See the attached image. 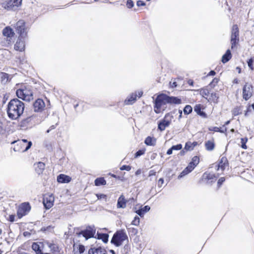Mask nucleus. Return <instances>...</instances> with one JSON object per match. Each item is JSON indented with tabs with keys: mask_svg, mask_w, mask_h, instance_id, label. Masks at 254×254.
<instances>
[{
	"mask_svg": "<svg viewBox=\"0 0 254 254\" xmlns=\"http://www.w3.org/2000/svg\"><path fill=\"white\" fill-rule=\"evenodd\" d=\"M127 239V236L126 233L123 231H117L114 234L111 243L117 247H119L122 245L124 241Z\"/></svg>",
	"mask_w": 254,
	"mask_h": 254,
	"instance_id": "20e7f679",
	"label": "nucleus"
},
{
	"mask_svg": "<svg viewBox=\"0 0 254 254\" xmlns=\"http://www.w3.org/2000/svg\"><path fill=\"white\" fill-rule=\"evenodd\" d=\"M97 197L98 199H106V195L104 194H97Z\"/></svg>",
	"mask_w": 254,
	"mask_h": 254,
	"instance_id": "8fccbe9b",
	"label": "nucleus"
},
{
	"mask_svg": "<svg viewBox=\"0 0 254 254\" xmlns=\"http://www.w3.org/2000/svg\"><path fill=\"white\" fill-rule=\"evenodd\" d=\"M2 34L4 37H6L8 43H10L11 42V38L14 36L15 33L10 27L7 26L3 29Z\"/></svg>",
	"mask_w": 254,
	"mask_h": 254,
	"instance_id": "ddd939ff",
	"label": "nucleus"
},
{
	"mask_svg": "<svg viewBox=\"0 0 254 254\" xmlns=\"http://www.w3.org/2000/svg\"><path fill=\"white\" fill-rule=\"evenodd\" d=\"M136 98L137 93H132L129 96H128L125 100V104L126 105H131L136 101Z\"/></svg>",
	"mask_w": 254,
	"mask_h": 254,
	"instance_id": "6ab92c4d",
	"label": "nucleus"
},
{
	"mask_svg": "<svg viewBox=\"0 0 254 254\" xmlns=\"http://www.w3.org/2000/svg\"><path fill=\"white\" fill-rule=\"evenodd\" d=\"M16 95L23 100L30 101L33 99V92L30 86L19 89L16 91Z\"/></svg>",
	"mask_w": 254,
	"mask_h": 254,
	"instance_id": "7ed1b4c3",
	"label": "nucleus"
},
{
	"mask_svg": "<svg viewBox=\"0 0 254 254\" xmlns=\"http://www.w3.org/2000/svg\"><path fill=\"white\" fill-rule=\"evenodd\" d=\"M170 86L171 88H175L177 86V83L175 81H174V82H170Z\"/></svg>",
	"mask_w": 254,
	"mask_h": 254,
	"instance_id": "6e6d98bb",
	"label": "nucleus"
},
{
	"mask_svg": "<svg viewBox=\"0 0 254 254\" xmlns=\"http://www.w3.org/2000/svg\"><path fill=\"white\" fill-rule=\"evenodd\" d=\"M202 180L207 184H211L216 180V177L214 174L205 172L202 176Z\"/></svg>",
	"mask_w": 254,
	"mask_h": 254,
	"instance_id": "4468645a",
	"label": "nucleus"
},
{
	"mask_svg": "<svg viewBox=\"0 0 254 254\" xmlns=\"http://www.w3.org/2000/svg\"><path fill=\"white\" fill-rule=\"evenodd\" d=\"M172 152H173V150L172 149V148H170L168 150L167 152V154L168 155H171L172 154Z\"/></svg>",
	"mask_w": 254,
	"mask_h": 254,
	"instance_id": "338daca9",
	"label": "nucleus"
},
{
	"mask_svg": "<svg viewBox=\"0 0 254 254\" xmlns=\"http://www.w3.org/2000/svg\"><path fill=\"white\" fill-rule=\"evenodd\" d=\"M35 171L38 174H42L44 171L45 165L44 163L39 162L35 164Z\"/></svg>",
	"mask_w": 254,
	"mask_h": 254,
	"instance_id": "412c9836",
	"label": "nucleus"
},
{
	"mask_svg": "<svg viewBox=\"0 0 254 254\" xmlns=\"http://www.w3.org/2000/svg\"><path fill=\"white\" fill-rule=\"evenodd\" d=\"M134 5L133 2L131 0H127V6L129 8H132Z\"/></svg>",
	"mask_w": 254,
	"mask_h": 254,
	"instance_id": "a18cd8bd",
	"label": "nucleus"
},
{
	"mask_svg": "<svg viewBox=\"0 0 254 254\" xmlns=\"http://www.w3.org/2000/svg\"><path fill=\"white\" fill-rule=\"evenodd\" d=\"M22 147L24 148L23 149V151H27L31 146L32 145V142L31 141H29L28 143H27L26 144L24 145H20Z\"/></svg>",
	"mask_w": 254,
	"mask_h": 254,
	"instance_id": "58836bf2",
	"label": "nucleus"
},
{
	"mask_svg": "<svg viewBox=\"0 0 254 254\" xmlns=\"http://www.w3.org/2000/svg\"><path fill=\"white\" fill-rule=\"evenodd\" d=\"M24 108V104L18 99L11 100L7 107L8 117L11 120L18 119L23 113Z\"/></svg>",
	"mask_w": 254,
	"mask_h": 254,
	"instance_id": "f257e3e1",
	"label": "nucleus"
},
{
	"mask_svg": "<svg viewBox=\"0 0 254 254\" xmlns=\"http://www.w3.org/2000/svg\"><path fill=\"white\" fill-rule=\"evenodd\" d=\"M30 120V118H27L26 119L23 120L21 122V124H25V123H28Z\"/></svg>",
	"mask_w": 254,
	"mask_h": 254,
	"instance_id": "13d9d810",
	"label": "nucleus"
},
{
	"mask_svg": "<svg viewBox=\"0 0 254 254\" xmlns=\"http://www.w3.org/2000/svg\"><path fill=\"white\" fill-rule=\"evenodd\" d=\"M55 127H56V126H55V125H52V126H51L50 127L49 129H48V130H47V133H49L51 130H53V129H55Z\"/></svg>",
	"mask_w": 254,
	"mask_h": 254,
	"instance_id": "052dcab7",
	"label": "nucleus"
},
{
	"mask_svg": "<svg viewBox=\"0 0 254 254\" xmlns=\"http://www.w3.org/2000/svg\"><path fill=\"white\" fill-rule=\"evenodd\" d=\"M121 170H126L129 171L131 169V167L130 166L127 165H123L120 168Z\"/></svg>",
	"mask_w": 254,
	"mask_h": 254,
	"instance_id": "49530a36",
	"label": "nucleus"
},
{
	"mask_svg": "<svg viewBox=\"0 0 254 254\" xmlns=\"http://www.w3.org/2000/svg\"><path fill=\"white\" fill-rule=\"evenodd\" d=\"M188 83L191 85V86H193V81L191 79H189L188 81Z\"/></svg>",
	"mask_w": 254,
	"mask_h": 254,
	"instance_id": "0e129e2a",
	"label": "nucleus"
},
{
	"mask_svg": "<svg viewBox=\"0 0 254 254\" xmlns=\"http://www.w3.org/2000/svg\"><path fill=\"white\" fill-rule=\"evenodd\" d=\"M154 103V111L156 114H159L164 111L166 108V104L168 103L166 95L162 94L158 95Z\"/></svg>",
	"mask_w": 254,
	"mask_h": 254,
	"instance_id": "f03ea898",
	"label": "nucleus"
},
{
	"mask_svg": "<svg viewBox=\"0 0 254 254\" xmlns=\"http://www.w3.org/2000/svg\"><path fill=\"white\" fill-rule=\"evenodd\" d=\"M32 249L36 252V254H43L40 250V246L37 243H33L32 245Z\"/></svg>",
	"mask_w": 254,
	"mask_h": 254,
	"instance_id": "473e14b6",
	"label": "nucleus"
},
{
	"mask_svg": "<svg viewBox=\"0 0 254 254\" xmlns=\"http://www.w3.org/2000/svg\"><path fill=\"white\" fill-rule=\"evenodd\" d=\"M22 0H9L7 2L4 8L8 10H15L21 4Z\"/></svg>",
	"mask_w": 254,
	"mask_h": 254,
	"instance_id": "9d476101",
	"label": "nucleus"
},
{
	"mask_svg": "<svg viewBox=\"0 0 254 254\" xmlns=\"http://www.w3.org/2000/svg\"><path fill=\"white\" fill-rule=\"evenodd\" d=\"M0 80L2 84H5L10 81L9 74L5 72H0Z\"/></svg>",
	"mask_w": 254,
	"mask_h": 254,
	"instance_id": "4be33fe9",
	"label": "nucleus"
},
{
	"mask_svg": "<svg viewBox=\"0 0 254 254\" xmlns=\"http://www.w3.org/2000/svg\"><path fill=\"white\" fill-rule=\"evenodd\" d=\"M45 104L44 101L41 99H38L33 103V109L35 112H40L44 110Z\"/></svg>",
	"mask_w": 254,
	"mask_h": 254,
	"instance_id": "f8f14e48",
	"label": "nucleus"
},
{
	"mask_svg": "<svg viewBox=\"0 0 254 254\" xmlns=\"http://www.w3.org/2000/svg\"><path fill=\"white\" fill-rule=\"evenodd\" d=\"M98 238L101 239L104 243L108 241L109 235L107 234H98Z\"/></svg>",
	"mask_w": 254,
	"mask_h": 254,
	"instance_id": "72a5a7b5",
	"label": "nucleus"
},
{
	"mask_svg": "<svg viewBox=\"0 0 254 254\" xmlns=\"http://www.w3.org/2000/svg\"><path fill=\"white\" fill-rule=\"evenodd\" d=\"M17 142L18 145H24L26 144L28 142H27L26 139H22L21 140H18Z\"/></svg>",
	"mask_w": 254,
	"mask_h": 254,
	"instance_id": "de8ad7c7",
	"label": "nucleus"
},
{
	"mask_svg": "<svg viewBox=\"0 0 254 254\" xmlns=\"http://www.w3.org/2000/svg\"><path fill=\"white\" fill-rule=\"evenodd\" d=\"M209 130H211V131H216V132H220L224 133L225 131H226L227 128L226 127H225V128L224 129L221 130L218 127H212L209 128Z\"/></svg>",
	"mask_w": 254,
	"mask_h": 254,
	"instance_id": "c9c22d12",
	"label": "nucleus"
},
{
	"mask_svg": "<svg viewBox=\"0 0 254 254\" xmlns=\"http://www.w3.org/2000/svg\"><path fill=\"white\" fill-rule=\"evenodd\" d=\"M55 198L52 194H47L43 198V204L46 209L51 208L54 205Z\"/></svg>",
	"mask_w": 254,
	"mask_h": 254,
	"instance_id": "1a4fd4ad",
	"label": "nucleus"
},
{
	"mask_svg": "<svg viewBox=\"0 0 254 254\" xmlns=\"http://www.w3.org/2000/svg\"><path fill=\"white\" fill-rule=\"evenodd\" d=\"M8 220L10 222H14L15 220V215H9Z\"/></svg>",
	"mask_w": 254,
	"mask_h": 254,
	"instance_id": "4d7b16f0",
	"label": "nucleus"
},
{
	"mask_svg": "<svg viewBox=\"0 0 254 254\" xmlns=\"http://www.w3.org/2000/svg\"><path fill=\"white\" fill-rule=\"evenodd\" d=\"M168 104H181L182 100L178 97L174 96H169L166 95Z\"/></svg>",
	"mask_w": 254,
	"mask_h": 254,
	"instance_id": "f3484780",
	"label": "nucleus"
},
{
	"mask_svg": "<svg viewBox=\"0 0 254 254\" xmlns=\"http://www.w3.org/2000/svg\"><path fill=\"white\" fill-rule=\"evenodd\" d=\"M248 141V138L247 137L245 138H242L241 139V142L242 143L241 147L243 149H247V145H246V142Z\"/></svg>",
	"mask_w": 254,
	"mask_h": 254,
	"instance_id": "4c0bfd02",
	"label": "nucleus"
},
{
	"mask_svg": "<svg viewBox=\"0 0 254 254\" xmlns=\"http://www.w3.org/2000/svg\"><path fill=\"white\" fill-rule=\"evenodd\" d=\"M239 28L237 25H234L232 28L231 37V48L233 49L236 44L238 42L239 39Z\"/></svg>",
	"mask_w": 254,
	"mask_h": 254,
	"instance_id": "423d86ee",
	"label": "nucleus"
},
{
	"mask_svg": "<svg viewBox=\"0 0 254 254\" xmlns=\"http://www.w3.org/2000/svg\"><path fill=\"white\" fill-rule=\"evenodd\" d=\"M21 38H19L14 45V49L16 51L22 52L25 49L24 41L21 39Z\"/></svg>",
	"mask_w": 254,
	"mask_h": 254,
	"instance_id": "2eb2a0df",
	"label": "nucleus"
},
{
	"mask_svg": "<svg viewBox=\"0 0 254 254\" xmlns=\"http://www.w3.org/2000/svg\"><path fill=\"white\" fill-rule=\"evenodd\" d=\"M192 112V108L190 105H187L184 109V112L185 114L188 115Z\"/></svg>",
	"mask_w": 254,
	"mask_h": 254,
	"instance_id": "e433bc0d",
	"label": "nucleus"
},
{
	"mask_svg": "<svg viewBox=\"0 0 254 254\" xmlns=\"http://www.w3.org/2000/svg\"><path fill=\"white\" fill-rule=\"evenodd\" d=\"M142 94H143L142 91H138L137 94V97H138V98H140L142 96Z\"/></svg>",
	"mask_w": 254,
	"mask_h": 254,
	"instance_id": "e2e57ef3",
	"label": "nucleus"
},
{
	"mask_svg": "<svg viewBox=\"0 0 254 254\" xmlns=\"http://www.w3.org/2000/svg\"><path fill=\"white\" fill-rule=\"evenodd\" d=\"M172 118L173 117L169 114H166L164 119L158 124V129L161 131L164 130L166 127L170 125Z\"/></svg>",
	"mask_w": 254,
	"mask_h": 254,
	"instance_id": "0eeeda50",
	"label": "nucleus"
},
{
	"mask_svg": "<svg viewBox=\"0 0 254 254\" xmlns=\"http://www.w3.org/2000/svg\"><path fill=\"white\" fill-rule=\"evenodd\" d=\"M150 209V207L146 205L144 206L143 207L141 208L140 209L136 210L135 212L138 215H139L140 217H143L144 215V214L148 211H149Z\"/></svg>",
	"mask_w": 254,
	"mask_h": 254,
	"instance_id": "5701e85b",
	"label": "nucleus"
},
{
	"mask_svg": "<svg viewBox=\"0 0 254 254\" xmlns=\"http://www.w3.org/2000/svg\"><path fill=\"white\" fill-rule=\"evenodd\" d=\"M141 171L140 169H138L137 170L136 172H135V175L137 176V175H139L141 174Z\"/></svg>",
	"mask_w": 254,
	"mask_h": 254,
	"instance_id": "774afa93",
	"label": "nucleus"
},
{
	"mask_svg": "<svg viewBox=\"0 0 254 254\" xmlns=\"http://www.w3.org/2000/svg\"><path fill=\"white\" fill-rule=\"evenodd\" d=\"M253 63H254V60L253 58H251L249 59V60L248 61V65L249 68L252 70H253L254 68L253 66Z\"/></svg>",
	"mask_w": 254,
	"mask_h": 254,
	"instance_id": "79ce46f5",
	"label": "nucleus"
},
{
	"mask_svg": "<svg viewBox=\"0 0 254 254\" xmlns=\"http://www.w3.org/2000/svg\"><path fill=\"white\" fill-rule=\"evenodd\" d=\"M211 98L210 99L213 102H217V100L218 99V96L216 93H211Z\"/></svg>",
	"mask_w": 254,
	"mask_h": 254,
	"instance_id": "a19ab883",
	"label": "nucleus"
},
{
	"mask_svg": "<svg viewBox=\"0 0 254 254\" xmlns=\"http://www.w3.org/2000/svg\"><path fill=\"white\" fill-rule=\"evenodd\" d=\"M137 5L138 6L145 5V3L142 0H138L137 1Z\"/></svg>",
	"mask_w": 254,
	"mask_h": 254,
	"instance_id": "5fc2aeb1",
	"label": "nucleus"
},
{
	"mask_svg": "<svg viewBox=\"0 0 254 254\" xmlns=\"http://www.w3.org/2000/svg\"><path fill=\"white\" fill-rule=\"evenodd\" d=\"M227 159L225 157H222L221 158V160L217 165V170H221L222 171H223L225 170V168L227 166Z\"/></svg>",
	"mask_w": 254,
	"mask_h": 254,
	"instance_id": "a211bd4d",
	"label": "nucleus"
},
{
	"mask_svg": "<svg viewBox=\"0 0 254 254\" xmlns=\"http://www.w3.org/2000/svg\"><path fill=\"white\" fill-rule=\"evenodd\" d=\"M156 139L154 137L148 136L146 138L144 143L148 146H154L156 144Z\"/></svg>",
	"mask_w": 254,
	"mask_h": 254,
	"instance_id": "393cba45",
	"label": "nucleus"
},
{
	"mask_svg": "<svg viewBox=\"0 0 254 254\" xmlns=\"http://www.w3.org/2000/svg\"><path fill=\"white\" fill-rule=\"evenodd\" d=\"M71 181V178L64 174H61L57 177V181L61 183H67Z\"/></svg>",
	"mask_w": 254,
	"mask_h": 254,
	"instance_id": "aec40b11",
	"label": "nucleus"
},
{
	"mask_svg": "<svg viewBox=\"0 0 254 254\" xmlns=\"http://www.w3.org/2000/svg\"><path fill=\"white\" fill-rule=\"evenodd\" d=\"M242 109L240 107H237L232 110V114L234 116H238L241 114Z\"/></svg>",
	"mask_w": 254,
	"mask_h": 254,
	"instance_id": "f704fd0d",
	"label": "nucleus"
},
{
	"mask_svg": "<svg viewBox=\"0 0 254 254\" xmlns=\"http://www.w3.org/2000/svg\"><path fill=\"white\" fill-rule=\"evenodd\" d=\"M253 86L251 84L246 83L243 88V97L245 100H249L252 96Z\"/></svg>",
	"mask_w": 254,
	"mask_h": 254,
	"instance_id": "6e6552de",
	"label": "nucleus"
},
{
	"mask_svg": "<svg viewBox=\"0 0 254 254\" xmlns=\"http://www.w3.org/2000/svg\"><path fill=\"white\" fill-rule=\"evenodd\" d=\"M30 209V206L28 203H22L18 208L17 212V216L19 218H21L25 215Z\"/></svg>",
	"mask_w": 254,
	"mask_h": 254,
	"instance_id": "9b49d317",
	"label": "nucleus"
},
{
	"mask_svg": "<svg viewBox=\"0 0 254 254\" xmlns=\"http://www.w3.org/2000/svg\"><path fill=\"white\" fill-rule=\"evenodd\" d=\"M197 145V142L196 141L191 142L190 141L186 143L185 149L190 151L193 149L194 147Z\"/></svg>",
	"mask_w": 254,
	"mask_h": 254,
	"instance_id": "c85d7f7f",
	"label": "nucleus"
},
{
	"mask_svg": "<svg viewBox=\"0 0 254 254\" xmlns=\"http://www.w3.org/2000/svg\"><path fill=\"white\" fill-rule=\"evenodd\" d=\"M126 206V201L125 200L124 196L122 195H121L118 200L117 203L118 208H125Z\"/></svg>",
	"mask_w": 254,
	"mask_h": 254,
	"instance_id": "bb28decb",
	"label": "nucleus"
},
{
	"mask_svg": "<svg viewBox=\"0 0 254 254\" xmlns=\"http://www.w3.org/2000/svg\"><path fill=\"white\" fill-rule=\"evenodd\" d=\"M218 82V79L215 78L213 79L212 81L210 83V85L214 86L215 84L217 83Z\"/></svg>",
	"mask_w": 254,
	"mask_h": 254,
	"instance_id": "864d4df0",
	"label": "nucleus"
},
{
	"mask_svg": "<svg viewBox=\"0 0 254 254\" xmlns=\"http://www.w3.org/2000/svg\"><path fill=\"white\" fill-rule=\"evenodd\" d=\"M193 169L191 165H189L178 176V178L180 179L187 175L188 174L191 172Z\"/></svg>",
	"mask_w": 254,
	"mask_h": 254,
	"instance_id": "a878e982",
	"label": "nucleus"
},
{
	"mask_svg": "<svg viewBox=\"0 0 254 254\" xmlns=\"http://www.w3.org/2000/svg\"><path fill=\"white\" fill-rule=\"evenodd\" d=\"M95 231L93 230H85L84 231H82L81 232L80 234H81L83 237L86 238V239L90 238L93 237Z\"/></svg>",
	"mask_w": 254,
	"mask_h": 254,
	"instance_id": "b1692460",
	"label": "nucleus"
},
{
	"mask_svg": "<svg viewBox=\"0 0 254 254\" xmlns=\"http://www.w3.org/2000/svg\"><path fill=\"white\" fill-rule=\"evenodd\" d=\"M88 254H107L106 250L101 247L94 248L89 250Z\"/></svg>",
	"mask_w": 254,
	"mask_h": 254,
	"instance_id": "dca6fc26",
	"label": "nucleus"
},
{
	"mask_svg": "<svg viewBox=\"0 0 254 254\" xmlns=\"http://www.w3.org/2000/svg\"><path fill=\"white\" fill-rule=\"evenodd\" d=\"M164 183V180L163 178H160L159 180H158V187L159 188H161L163 185V184Z\"/></svg>",
	"mask_w": 254,
	"mask_h": 254,
	"instance_id": "603ef678",
	"label": "nucleus"
},
{
	"mask_svg": "<svg viewBox=\"0 0 254 254\" xmlns=\"http://www.w3.org/2000/svg\"><path fill=\"white\" fill-rule=\"evenodd\" d=\"M77 249L79 251V254H80L83 253L85 250L84 247L82 245L79 246L77 248Z\"/></svg>",
	"mask_w": 254,
	"mask_h": 254,
	"instance_id": "09e8293b",
	"label": "nucleus"
},
{
	"mask_svg": "<svg viewBox=\"0 0 254 254\" xmlns=\"http://www.w3.org/2000/svg\"><path fill=\"white\" fill-rule=\"evenodd\" d=\"M140 223V219L138 216H135L131 222V225L138 226Z\"/></svg>",
	"mask_w": 254,
	"mask_h": 254,
	"instance_id": "ea45409f",
	"label": "nucleus"
},
{
	"mask_svg": "<svg viewBox=\"0 0 254 254\" xmlns=\"http://www.w3.org/2000/svg\"><path fill=\"white\" fill-rule=\"evenodd\" d=\"M216 74L214 70L210 71L209 73L207 74L208 76H213Z\"/></svg>",
	"mask_w": 254,
	"mask_h": 254,
	"instance_id": "680f3d73",
	"label": "nucleus"
},
{
	"mask_svg": "<svg viewBox=\"0 0 254 254\" xmlns=\"http://www.w3.org/2000/svg\"><path fill=\"white\" fill-rule=\"evenodd\" d=\"M14 28L20 38H24L27 35V29L25 28V23L24 20H20L17 21Z\"/></svg>",
	"mask_w": 254,
	"mask_h": 254,
	"instance_id": "39448f33",
	"label": "nucleus"
},
{
	"mask_svg": "<svg viewBox=\"0 0 254 254\" xmlns=\"http://www.w3.org/2000/svg\"><path fill=\"white\" fill-rule=\"evenodd\" d=\"M199 162V159L197 156H194L191 161L189 163V165H191L192 168L194 169L195 167L198 164Z\"/></svg>",
	"mask_w": 254,
	"mask_h": 254,
	"instance_id": "2f4dec72",
	"label": "nucleus"
},
{
	"mask_svg": "<svg viewBox=\"0 0 254 254\" xmlns=\"http://www.w3.org/2000/svg\"><path fill=\"white\" fill-rule=\"evenodd\" d=\"M173 150H179L182 148V145L181 144H178L176 145H173L171 147Z\"/></svg>",
	"mask_w": 254,
	"mask_h": 254,
	"instance_id": "37998d69",
	"label": "nucleus"
},
{
	"mask_svg": "<svg viewBox=\"0 0 254 254\" xmlns=\"http://www.w3.org/2000/svg\"><path fill=\"white\" fill-rule=\"evenodd\" d=\"M208 90H203V92H202V94L203 95V96L204 95H206V96H207L208 95Z\"/></svg>",
	"mask_w": 254,
	"mask_h": 254,
	"instance_id": "69168bd1",
	"label": "nucleus"
},
{
	"mask_svg": "<svg viewBox=\"0 0 254 254\" xmlns=\"http://www.w3.org/2000/svg\"><path fill=\"white\" fill-rule=\"evenodd\" d=\"M106 184V181L104 178H98L95 180V185L96 186L105 185Z\"/></svg>",
	"mask_w": 254,
	"mask_h": 254,
	"instance_id": "7c9ffc66",
	"label": "nucleus"
},
{
	"mask_svg": "<svg viewBox=\"0 0 254 254\" xmlns=\"http://www.w3.org/2000/svg\"><path fill=\"white\" fill-rule=\"evenodd\" d=\"M205 147L207 150L212 151L214 149L215 144L213 139L208 140L205 143Z\"/></svg>",
	"mask_w": 254,
	"mask_h": 254,
	"instance_id": "cd10ccee",
	"label": "nucleus"
},
{
	"mask_svg": "<svg viewBox=\"0 0 254 254\" xmlns=\"http://www.w3.org/2000/svg\"><path fill=\"white\" fill-rule=\"evenodd\" d=\"M156 175V172L153 170H151L149 173V177H151L152 176H155Z\"/></svg>",
	"mask_w": 254,
	"mask_h": 254,
	"instance_id": "bf43d9fd",
	"label": "nucleus"
},
{
	"mask_svg": "<svg viewBox=\"0 0 254 254\" xmlns=\"http://www.w3.org/2000/svg\"><path fill=\"white\" fill-rule=\"evenodd\" d=\"M145 151L143 150H139L137 151L135 154V157L137 158L139 156L143 155Z\"/></svg>",
	"mask_w": 254,
	"mask_h": 254,
	"instance_id": "c03bdc74",
	"label": "nucleus"
},
{
	"mask_svg": "<svg viewBox=\"0 0 254 254\" xmlns=\"http://www.w3.org/2000/svg\"><path fill=\"white\" fill-rule=\"evenodd\" d=\"M231 58V54L230 51L229 50H227L226 53L223 56L222 58V62L223 63H226L229 61Z\"/></svg>",
	"mask_w": 254,
	"mask_h": 254,
	"instance_id": "c756f323",
	"label": "nucleus"
},
{
	"mask_svg": "<svg viewBox=\"0 0 254 254\" xmlns=\"http://www.w3.org/2000/svg\"><path fill=\"white\" fill-rule=\"evenodd\" d=\"M225 178H224V177L220 178L218 180V182H217L218 186L220 187L222 185V184L225 181Z\"/></svg>",
	"mask_w": 254,
	"mask_h": 254,
	"instance_id": "3c124183",
	"label": "nucleus"
}]
</instances>
